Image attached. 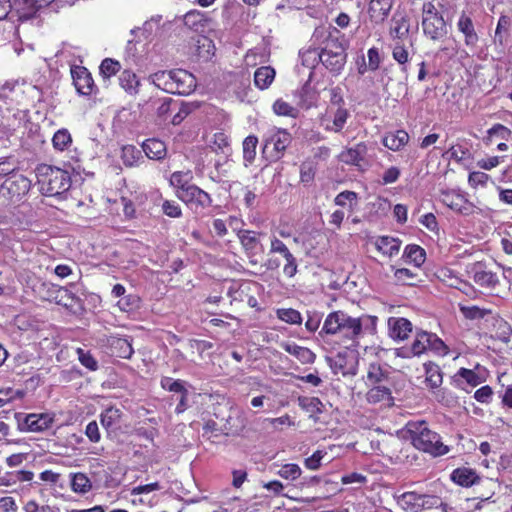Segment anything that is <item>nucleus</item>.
Wrapping results in <instances>:
<instances>
[{
  "label": "nucleus",
  "instance_id": "f257e3e1",
  "mask_svg": "<svg viewBox=\"0 0 512 512\" xmlns=\"http://www.w3.org/2000/svg\"><path fill=\"white\" fill-rule=\"evenodd\" d=\"M376 325V316L352 317L348 313L338 310L327 315L320 334L338 335L345 344V348H355L361 337L376 332Z\"/></svg>",
  "mask_w": 512,
  "mask_h": 512
},
{
  "label": "nucleus",
  "instance_id": "f03ea898",
  "mask_svg": "<svg viewBox=\"0 0 512 512\" xmlns=\"http://www.w3.org/2000/svg\"><path fill=\"white\" fill-rule=\"evenodd\" d=\"M406 432L412 445L433 457H439L449 452V447L441 441L438 433L431 430L425 421H409Z\"/></svg>",
  "mask_w": 512,
  "mask_h": 512
},
{
  "label": "nucleus",
  "instance_id": "7ed1b4c3",
  "mask_svg": "<svg viewBox=\"0 0 512 512\" xmlns=\"http://www.w3.org/2000/svg\"><path fill=\"white\" fill-rule=\"evenodd\" d=\"M37 184L45 196H57L66 192L71 185L67 171L47 164H40L36 170Z\"/></svg>",
  "mask_w": 512,
  "mask_h": 512
},
{
  "label": "nucleus",
  "instance_id": "20e7f679",
  "mask_svg": "<svg viewBox=\"0 0 512 512\" xmlns=\"http://www.w3.org/2000/svg\"><path fill=\"white\" fill-rule=\"evenodd\" d=\"M428 350H431L441 356L448 353V347L436 334L426 331H418L415 334V339L411 346L401 349V355L403 357L420 356Z\"/></svg>",
  "mask_w": 512,
  "mask_h": 512
},
{
  "label": "nucleus",
  "instance_id": "39448f33",
  "mask_svg": "<svg viewBox=\"0 0 512 512\" xmlns=\"http://www.w3.org/2000/svg\"><path fill=\"white\" fill-rule=\"evenodd\" d=\"M318 57L322 64L332 72H339L346 62L345 49L332 33Z\"/></svg>",
  "mask_w": 512,
  "mask_h": 512
},
{
  "label": "nucleus",
  "instance_id": "423d86ee",
  "mask_svg": "<svg viewBox=\"0 0 512 512\" xmlns=\"http://www.w3.org/2000/svg\"><path fill=\"white\" fill-rule=\"evenodd\" d=\"M349 117V111L343 106L327 107L326 111L319 116V124L325 131L340 133Z\"/></svg>",
  "mask_w": 512,
  "mask_h": 512
},
{
  "label": "nucleus",
  "instance_id": "0eeeda50",
  "mask_svg": "<svg viewBox=\"0 0 512 512\" xmlns=\"http://www.w3.org/2000/svg\"><path fill=\"white\" fill-rule=\"evenodd\" d=\"M440 500L436 496L405 492L398 498V504L408 512H419L423 509L437 507Z\"/></svg>",
  "mask_w": 512,
  "mask_h": 512
},
{
  "label": "nucleus",
  "instance_id": "6e6552de",
  "mask_svg": "<svg viewBox=\"0 0 512 512\" xmlns=\"http://www.w3.org/2000/svg\"><path fill=\"white\" fill-rule=\"evenodd\" d=\"M328 362L334 374L347 376L357 372V354L352 348L339 352L335 357L329 358Z\"/></svg>",
  "mask_w": 512,
  "mask_h": 512
},
{
  "label": "nucleus",
  "instance_id": "1a4fd4ad",
  "mask_svg": "<svg viewBox=\"0 0 512 512\" xmlns=\"http://www.w3.org/2000/svg\"><path fill=\"white\" fill-rule=\"evenodd\" d=\"M31 188V181L23 174L17 173L7 177L1 185V193L10 199H20Z\"/></svg>",
  "mask_w": 512,
  "mask_h": 512
},
{
  "label": "nucleus",
  "instance_id": "9d476101",
  "mask_svg": "<svg viewBox=\"0 0 512 512\" xmlns=\"http://www.w3.org/2000/svg\"><path fill=\"white\" fill-rule=\"evenodd\" d=\"M440 200L457 213L469 215L473 211V204L458 190L441 191Z\"/></svg>",
  "mask_w": 512,
  "mask_h": 512
},
{
  "label": "nucleus",
  "instance_id": "9b49d317",
  "mask_svg": "<svg viewBox=\"0 0 512 512\" xmlns=\"http://www.w3.org/2000/svg\"><path fill=\"white\" fill-rule=\"evenodd\" d=\"M171 94L188 95L196 88V79L193 74L183 69H175L172 73Z\"/></svg>",
  "mask_w": 512,
  "mask_h": 512
},
{
  "label": "nucleus",
  "instance_id": "f8f14e48",
  "mask_svg": "<svg viewBox=\"0 0 512 512\" xmlns=\"http://www.w3.org/2000/svg\"><path fill=\"white\" fill-rule=\"evenodd\" d=\"M291 142V135L284 129L270 128L265 137V148L273 145L274 159H279Z\"/></svg>",
  "mask_w": 512,
  "mask_h": 512
},
{
  "label": "nucleus",
  "instance_id": "ddd939ff",
  "mask_svg": "<svg viewBox=\"0 0 512 512\" xmlns=\"http://www.w3.org/2000/svg\"><path fill=\"white\" fill-rule=\"evenodd\" d=\"M183 191L184 193L180 195L178 198L181 201L190 204L191 206H194L195 209L207 208L212 203L210 195L194 184L190 188H187L186 190Z\"/></svg>",
  "mask_w": 512,
  "mask_h": 512
},
{
  "label": "nucleus",
  "instance_id": "4468645a",
  "mask_svg": "<svg viewBox=\"0 0 512 512\" xmlns=\"http://www.w3.org/2000/svg\"><path fill=\"white\" fill-rule=\"evenodd\" d=\"M375 249L383 256L392 258L398 255L401 247V240L391 236H377L372 239Z\"/></svg>",
  "mask_w": 512,
  "mask_h": 512
},
{
  "label": "nucleus",
  "instance_id": "2eb2a0df",
  "mask_svg": "<svg viewBox=\"0 0 512 512\" xmlns=\"http://www.w3.org/2000/svg\"><path fill=\"white\" fill-rule=\"evenodd\" d=\"M54 416L50 413H32L25 417L23 426L30 432H40L51 427Z\"/></svg>",
  "mask_w": 512,
  "mask_h": 512
},
{
  "label": "nucleus",
  "instance_id": "dca6fc26",
  "mask_svg": "<svg viewBox=\"0 0 512 512\" xmlns=\"http://www.w3.org/2000/svg\"><path fill=\"white\" fill-rule=\"evenodd\" d=\"M71 72L76 90L82 95H90L94 82L88 70L84 67H77Z\"/></svg>",
  "mask_w": 512,
  "mask_h": 512
},
{
  "label": "nucleus",
  "instance_id": "f3484780",
  "mask_svg": "<svg viewBox=\"0 0 512 512\" xmlns=\"http://www.w3.org/2000/svg\"><path fill=\"white\" fill-rule=\"evenodd\" d=\"M394 0H370L368 13L375 23H382L389 15Z\"/></svg>",
  "mask_w": 512,
  "mask_h": 512
},
{
  "label": "nucleus",
  "instance_id": "a211bd4d",
  "mask_svg": "<svg viewBox=\"0 0 512 512\" xmlns=\"http://www.w3.org/2000/svg\"><path fill=\"white\" fill-rule=\"evenodd\" d=\"M422 29L424 34L434 41L443 38L447 33L443 17L422 20Z\"/></svg>",
  "mask_w": 512,
  "mask_h": 512
},
{
  "label": "nucleus",
  "instance_id": "6ab92c4d",
  "mask_svg": "<svg viewBox=\"0 0 512 512\" xmlns=\"http://www.w3.org/2000/svg\"><path fill=\"white\" fill-rule=\"evenodd\" d=\"M108 347L112 355L124 359H129L134 353L131 342L128 339L117 336L108 338Z\"/></svg>",
  "mask_w": 512,
  "mask_h": 512
},
{
  "label": "nucleus",
  "instance_id": "aec40b11",
  "mask_svg": "<svg viewBox=\"0 0 512 512\" xmlns=\"http://www.w3.org/2000/svg\"><path fill=\"white\" fill-rule=\"evenodd\" d=\"M123 412L120 408L109 406L100 414V422L103 428L108 432L115 431L122 419Z\"/></svg>",
  "mask_w": 512,
  "mask_h": 512
},
{
  "label": "nucleus",
  "instance_id": "412c9836",
  "mask_svg": "<svg viewBox=\"0 0 512 512\" xmlns=\"http://www.w3.org/2000/svg\"><path fill=\"white\" fill-rule=\"evenodd\" d=\"M389 334L393 339L404 340L412 332V324L405 318L391 317L388 320Z\"/></svg>",
  "mask_w": 512,
  "mask_h": 512
},
{
  "label": "nucleus",
  "instance_id": "4be33fe9",
  "mask_svg": "<svg viewBox=\"0 0 512 512\" xmlns=\"http://www.w3.org/2000/svg\"><path fill=\"white\" fill-rule=\"evenodd\" d=\"M53 0H14V7L20 18L31 17L38 9L47 6Z\"/></svg>",
  "mask_w": 512,
  "mask_h": 512
},
{
  "label": "nucleus",
  "instance_id": "5701e85b",
  "mask_svg": "<svg viewBox=\"0 0 512 512\" xmlns=\"http://www.w3.org/2000/svg\"><path fill=\"white\" fill-rule=\"evenodd\" d=\"M280 346L287 353L295 356L303 364H311L316 358L315 354L310 349L299 346L294 342H282Z\"/></svg>",
  "mask_w": 512,
  "mask_h": 512
},
{
  "label": "nucleus",
  "instance_id": "b1692460",
  "mask_svg": "<svg viewBox=\"0 0 512 512\" xmlns=\"http://www.w3.org/2000/svg\"><path fill=\"white\" fill-rule=\"evenodd\" d=\"M367 154V145L363 142L341 152L340 160L346 164L360 165Z\"/></svg>",
  "mask_w": 512,
  "mask_h": 512
},
{
  "label": "nucleus",
  "instance_id": "393cba45",
  "mask_svg": "<svg viewBox=\"0 0 512 512\" xmlns=\"http://www.w3.org/2000/svg\"><path fill=\"white\" fill-rule=\"evenodd\" d=\"M458 30L463 33L465 37V44L467 46H475L478 41V35L475 32L473 22L469 16L462 13L457 22Z\"/></svg>",
  "mask_w": 512,
  "mask_h": 512
},
{
  "label": "nucleus",
  "instance_id": "a878e982",
  "mask_svg": "<svg viewBox=\"0 0 512 512\" xmlns=\"http://www.w3.org/2000/svg\"><path fill=\"white\" fill-rule=\"evenodd\" d=\"M366 400L370 404L390 405L392 403L391 390L382 385H376L370 388L366 394Z\"/></svg>",
  "mask_w": 512,
  "mask_h": 512
},
{
  "label": "nucleus",
  "instance_id": "bb28decb",
  "mask_svg": "<svg viewBox=\"0 0 512 512\" xmlns=\"http://www.w3.org/2000/svg\"><path fill=\"white\" fill-rule=\"evenodd\" d=\"M142 149L148 158L154 160L163 159L167 153L165 143L159 139H147L143 143Z\"/></svg>",
  "mask_w": 512,
  "mask_h": 512
},
{
  "label": "nucleus",
  "instance_id": "cd10ccee",
  "mask_svg": "<svg viewBox=\"0 0 512 512\" xmlns=\"http://www.w3.org/2000/svg\"><path fill=\"white\" fill-rule=\"evenodd\" d=\"M451 479L460 486L469 487L475 484L479 480V477L473 469L462 467L452 472Z\"/></svg>",
  "mask_w": 512,
  "mask_h": 512
},
{
  "label": "nucleus",
  "instance_id": "c85d7f7f",
  "mask_svg": "<svg viewBox=\"0 0 512 512\" xmlns=\"http://www.w3.org/2000/svg\"><path fill=\"white\" fill-rule=\"evenodd\" d=\"M193 175L191 171H176L170 177V184L175 188L176 195L179 197L184 193L183 190L190 188Z\"/></svg>",
  "mask_w": 512,
  "mask_h": 512
},
{
  "label": "nucleus",
  "instance_id": "c756f323",
  "mask_svg": "<svg viewBox=\"0 0 512 512\" xmlns=\"http://www.w3.org/2000/svg\"><path fill=\"white\" fill-rule=\"evenodd\" d=\"M409 141V135L404 130L388 133L383 138V145L392 151H398Z\"/></svg>",
  "mask_w": 512,
  "mask_h": 512
},
{
  "label": "nucleus",
  "instance_id": "7c9ffc66",
  "mask_svg": "<svg viewBox=\"0 0 512 512\" xmlns=\"http://www.w3.org/2000/svg\"><path fill=\"white\" fill-rule=\"evenodd\" d=\"M275 70L270 66L258 68L254 73V83L261 90L268 88L275 78Z\"/></svg>",
  "mask_w": 512,
  "mask_h": 512
},
{
  "label": "nucleus",
  "instance_id": "2f4dec72",
  "mask_svg": "<svg viewBox=\"0 0 512 512\" xmlns=\"http://www.w3.org/2000/svg\"><path fill=\"white\" fill-rule=\"evenodd\" d=\"M473 280L480 287L487 289H494L499 284L496 273L483 269L475 270Z\"/></svg>",
  "mask_w": 512,
  "mask_h": 512
},
{
  "label": "nucleus",
  "instance_id": "473e14b6",
  "mask_svg": "<svg viewBox=\"0 0 512 512\" xmlns=\"http://www.w3.org/2000/svg\"><path fill=\"white\" fill-rule=\"evenodd\" d=\"M172 73L173 70L155 72L149 76V81L157 88L170 93V90L172 89Z\"/></svg>",
  "mask_w": 512,
  "mask_h": 512
},
{
  "label": "nucleus",
  "instance_id": "72a5a7b5",
  "mask_svg": "<svg viewBox=\"0 0 512 512\" xmlns=\"http://www.w3.org/2000/svg\"><path fill=\"white\" fill-rule=\"evenodd\" d=\"M120 86L129 94H136L140 82L135 73L130 70H125L119 77Z\"/></svg>",
  "mask_w": 512,
  "mask_h": 512
},
{
  "label": "nucleus",
  "instance_id": "f704fd0d",
  "mask_svg": "<svg viewBox=\"0 0 512 512\" xmlns=\"http://www.w3.org/2000/svg\"><path fill=\"white\" fill-rule=\"evenodd\" d=\"M403 257L416 267H420L425 261L426 253L425 250L418 245H408L404 250Z\"/></svg>",
  "mask_w": 512,
  "mask_h": 512
},
{
  "label": "nucleus",
  "instance_id": "c9c22d12",
  "mask_svg": "<svg viewBox=\"0 0 512 512\" xmlns=\"http://www.w3.org/2000/svg\"><path fill=\"white\" fill-rule=\"evenodd\" d=\"M92 488L90 479L84 473H74L71 475V489L75 493L85 494Z\"/></svg>",
  "mask_w": 512,
  "mask_h": 512
},
{
  "label": "nucleus",
  "instance_id": "e433bc0d",
  "mask_svg": "<svg viewBox=\"0 0 512 512\" xmlns=\"http://www.w3.org/2000/svg\"><path fill=\"white\" fill-rule=\"evenodd\" d=\"M257 144L258 138L253 135L247 136L243 141V158L246 166L255 160Z\"/></svg>",
  "mask_w": 512,
  "mask_h": 512
},
{
  "label": "nucleus",
  "instance_id": "4c0bfd02",
  "mask_svg": "<svg viewBox=\"0 0 512 512\" xmlns=\"http://www.w3.org/2000/svg\"><path fill=\"white\" fill-rule=\"evenodd\" d=\"M425 381L429 387L432 389L440 387L442 384V374L440 369L435 364H426L425 365Z\"/></svg>",
  "mask_w": 512,
  "mask_h": 512
},
{
  "label": "nucleus",
  "instance_id": "58836bf2",
  "mask_svg": "<svg viewBox=\"0 0 512 512\" xmlns=\"http://www.w3.org/2000/svg\"><path fill=\"white\" fill-rule=\"evenodd\" d=\"M142 158L141 151L133 145L123 146L121 149V159L123 163L128 166H134L139 159Z\"/></svg>",
  "mask_w": 512,
  "mask_h": 512
},
{
  "label": "nucleus",
  "instance_id": "ea45409f",
  "mask_svg": "<svg viewBox=\"0 0 512 512\" xmlns=\"http://www.w3.org/2000/svg\"><path fill=\"white\" fill-rule=\"evenodd\" d=\"M198 56L203 59H209L213 55L214 45L212 41L205 36H197L195 39Z\"/></svg>",
  "mask_w": 512,
  "mask_h": 512
},
{
  "label": "nucleus",
  "instance_id": "a19ab883",
  "mask_svg": "<svg viewBox=\"0 0 512 512\" xmlns=\"http://www.w3.org/2000/svg\"><path fill=\"white\" fill-rule=\"evenodd\" d=\"M456 381L464 380L470 387H476L482 383V378L471 369L460 368L455 375Z\"/></svg>",
  "mask_w": 512,
  "mask_h": 512
},
{
  "label": "nucleus",
  "instance_id": "79ce46f5",
  "mask_svg": "<svg viewBox=\"0 0 512 512\" xmlns=\"http://www.w3.org/2000/svg\"><path fill=\"white\" fill-rule=\"evenodd\" d=\"M53 147L58 151L66 150L72 143V138L68 130H58L52 138Z\"/></svg>",
  "mask_w": 512,
  "mask_h": 512
},
{
  "label": "nucleus",
  "instance_id": "37998d69",
  "mask_svg": "<svg viewBox=\"0 0 512 512\" xmlns=\"http://www.w3.org/2000/svg\"><path fill=\"white\" fill-rule=\"evenodd\" d=\"M238 237L246 251H254L259 244L257 234L253 231H240Z\"/></svg>",
  "mask_w": 512,
  "mask_h": 512
},
{
  "label": "nucleus",
  "instance_id": "c03bdc74",
  "mask_svg": "<svg viewBox=\"0 0 512 512\" xmlns=\"http://www.w3.org/2000/svg\"><path fill=\"white\" fill-rule=\"evenodd\" d=\"M277 474L283 479L295 481L301 476L302 470L299 467V465L294 463H288L283 465L278 470Z\"/></svg>",
  "mask_w": 512,
  "mask_h": 512
},
{
  "label": "nucleus",
  "instance_id": "a18cd8bd",
  "mask_svg": "<svg viewBox=\"0 0 512 512\" xmlns=\"http://www.w3.org/2000/svg\"><path fill=\"white\" fill-rule=\"evenodd\" d=\"M357 194L353 191H343L335 197V204L341 207H348L351 211L357 204Z\"/></svg>",
  "mask_w": 512,
  "mask_h": 512
},
{
  "label": "nucleus",
  "instance_id": "49530a36",
  "mask_svg": "<svg viewBox=\"0 0 512 512\" xmlns=\"http://www.w3.org/2000/svg\"><path fill=\"white\" fill-rule=\"evenodd\" d=\"M273 111L279 116H288L295 118L298 114L296 107L290 105L282 99H278L273 104Z\"/></svg>",
  "mask_w": 512,
  "mask_h": 512
},
{
  "label": "nucleus",
  "instance_id": "de8ad7c7",
  "mask_svg": "<svg viewBox=\"0 0 512 512\" xmlns=\"http://www.w3.org/2000/svg\"><path fill=\"white\" fill-rule=\"evenodd\" d=\"M204 15L197 10H191L184 15V24L190 29L198 30L203 27Z\"/></svg>",
  "mask_w": 512,
  "mask_h": 512
},
{
  "label": "nucleus",
  "instance_id": "09e8293b",
  "mask_svg": "<svg viewBox=\"0 0 512 512\" xmlns=\"http://www.w3.org/2000/svg\"><path fill=\"white\" fill-rule=\"evenodd\" d=\"M121 311L130 312L140 307V298L135 294L125 295L117 302Z\"/></svg>",
  "mask_w": 512,
  "mask_h": 512
},
{
  "label": "nucleus",
  "instance_id": "8fccbe9b",
  "mask_svg": "<svg viewBox=\"0 0 512 512\" xmlns=\"http://www.w3.org/2000/svg\"><path fill=\"white\" fill-rule=\"evenodd\" d=\"M299 405L301 408H303L306 412L310 414H318L322 412L323 404L322 402L316 398V397H304L299 399Z\"/></svg>",
  "mask_w": 512,
  "mask_h": 512
},
{
  "label": "nucleus",
  "instance_id": "3c124183",
  "mask_svg": "<svg viewBox=\"0 0 512 512\" xmlns=\"http://www.w3.org/2000/svg\"><path fill=\"white\" fill-rule=\"evenodd\" d=\"M121 65L118 61L111 58H106L100 65V73L103 78L109 79L111 76L119 72Z\"/></svg>",
  "mask_w": 512,
  "mask_h": 512
},
{
  "label": "nucleus",
  "instance_id": "603ef678",
  "mask_svg": "<svg viewBox=\"0 0 512 512\" xmlns=\"http://www.w3.org/2000/svg\"><path fill=\"white\" fill-rule=\"evenodd\" d=\"M277 317L289 324H300L302 322L301 314L292 308L277 310Z\"/></svg>",
  "mask_w": 512,
  "mask_h": 512
},
{
  "label": "nucleus",
  "instance_id": "864d4df0",
  "mask_svg": "<svg viewBox=\"0 0 512 512\" xmlns=\"http://www.w3.org/2000/svg\"><path fill=\"white\" fill-rule=\"evenodd\" d=\"M18 162L13 157H5L0 159V176H11L18 172Z\"/></svg>",
  "mask_w": 512,
  "mask_h": 512
},
{
  "label": "nucleus",
  "instance_id": "5fc2aeb1",
  "mask_svg": "<svg viewBox=\"0 0 512 512\" xmlns=\"http://www.w3.org/2000/svg\"><path fill=\"white\" fill-rule=\"evenodd\" d=\"M416 274L413 273L410 269L407 268H399L394 272V277L396 282L403 285H412L416 280Z\"/></svg>",
  "mask_w": 512,
  "mask_h": 512
},
{
  "label": "nucleus",
  "instance_id": "6e6d98bb",
  "mask_svg": "<svg viewBox=\"0 0 512 512\" xmlns=\"http://www.w3.org/2000/svg\"><path fill=\"white\" fill-rule=\"evenodd\" d=\"M161 386L163 389L178 392L181 394H187V390L185 389L183 382L180 380H174L170 377H164L161 380Z\"/></svg>",
  "mask_w": 512,
  "mask_h": 512
},
{
  "label": "nucleus",
  "instance_id": "4d7b16f0",
  "mask_svg": "<svg viewBox=\"0 0 512 512\" xmlns=\"http://www.w3.org/2000/svg\"><path fill=\"white\" fill-rule=\"evenodd\" d=\"M460 311L467 319H481L486 315V311L478 306H460Z\"/></svg>",
  "mask_w": 512,
  "mask_h": 512
},
{
  "label": "nucleus",
  "instance_id": "13d9d810",
  "mask_svg": "<svg viewBox=\"0 0 512 512\" xmlns=\"http://www.w3.org/2000/svg\"><path fill=\"white\" fill-rule=\"evenodd\" d=\"M488 180L489 175L480 171L471 172L468 177V183L473 188H477L478 186H485Z\"/></svg>",
  "mask_w": 512,
  "mask_h": 512
},
{
  "label": "nucleus",
  "instance_id": "bf43d9fd",
  "mask_svg": "<svg viewBox=\"0 0 512 512\" xmlns=\"http://www.w3.org/2000/svg\"><path fill=\"white\" fill-rule=\"evenodd\" d=\"M271 246H270V253H278L285 258L286 256L290 255L291 252L288 249V247L275 235H272L270 238Z\"/></svg>",
  "mask_w": 512,
  "mask_h": 512
},
{
  "label": "nucleus",
  "instance_id": "052dcab7",
  "mask_svg": "<svg viewBox=\"0 0 512 512\" xmlns=\"http://www.w3.org/2000/svg\"><path fill=\"white\" fill-rule=\"evenodd\" d=\"M285 265L283 266V274L288 277L292 278L296 275L298 271V265L296 258L291 253L290 255L286 256L285 258Z\"/></svg>",
  "mask_w": 512,
  "mask_h": 512
},
{
  "label": "nucleus",
  "instance_id": "680f3d73",
  "mask_svg": "<svg viewBox=\"0 0 512 512\" xmlns=\"http://www.w3.org/2000/svg\"><path fill=\"white\" fill-rule=\"evenodd\" d=\"M78 358L83 366L88 368L91 371H95L98 367L97 361L90 355L88 352H85L83 349H78Z\"/></svg>",
  "mask_w": 512,
  "mask_h": 512
},
{
  "label": "nucleus",
  "instance_id": "e2e57ef3",
  "mask_svg": "<svg viewBox=\"0 0 512 512\" xmlns=\"http://www.w3.org/2000/svg\"><path fill=\"white\" fill-rule=\"evenodd\" d=\"M176 109L178 111L172 118L173 125L180 124L183 119L192 111V103H182L179 107L176 104Z\"/></svg>",
  "mask_w": 512,
  "mask_h": 512
},
{
  "label": "nucleus",
  "instance_id": "0e129e2a",
  "mask_svg": "<svg viewBox=\"0 0 512 512\" xmlns=\"http://www.w3.org/2000/svg\"><path fill=\"white\" fill-rule=\"evenodd\" d=\"M162 210L165 215L172 218H178L182 214L180 206L174 201H164L162 205Z\"/></svg>",
  "mask_w": 512,
  "mask_h": 512
},
{
  "label": "nucleus",
  "instance_id": "69168bd1",
  "mask_svg": "<svg viewBox=\"0 0 512 512\" xmlns=\"http://www.w3.org/2000/svg\"><path fill=\"white\" fill-rule=\"evenodd\" d=\"M384 373L379 365L371 364L367 373V380L371 384L379 383L384 378Z\"/></svg>",
  "mask_w": 512,
  "mask_h": 512
},
{
  "label": "nucleus",
  "instance_id": "338daca9",
  "mask_svg": "<svg viewBox=\"0 0 512 512\" xmlns=\"http://www.w3.org/2000/svg\"><path fill=\"white\" fill-rule=\"evenodd\" d=\"M85 435L93 443H98L101 439L100 430L96 421H91L87 424Z\"/></svg>",
  "mask_w": 512,
  "mask_h": 512
},
{
  "label": "nucleus",
  "instance_id": "774afa93",
  "mask_svg": "<svg viewBox=\"0 0 512 512\" xmlns=\"http://www.w3.org/2000/svg\"><path fill=\"white\" fill-rule=\"evenodd\" d=\"M18 506L13 497L5 496L0 498V512H16Z\"/></svg>",
  "mask_w": 512,
  "mask_h": 512
}]
</instances>
